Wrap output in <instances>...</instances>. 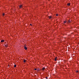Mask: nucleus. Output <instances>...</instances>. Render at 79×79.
<instances>
[{
	"label": "nucleus",
	"mask_w": 79,
	"mask_h": 79,
	"mask_svg": "<svg viewBox=\"0 0 79 79\" xmlns=\"http://www.w3.org/2000/svg\"><path fill=\"white\" fill-rule=\"evenodd\" d=\"M45 67H44L42 69V71H44L45 70Z\"/></svg>",
	"instance_id": "obj_1"
},
{
	"label": "nucleus",
	"mask_w": 79,
	"mask_h": 79,
	"mask_svg": "<svg viewBox=\"0 0 79 79\" xmlns=\"http://www.w3.org/2000/svg\"><path fill=\"white\" fill-rule=\"evenodd\" d=\"M70 5H71L70 3H68L67 4V6H70Z\"/></svg>",
	"instance_id": "obj_2"
},
{
	"label": "nucleus",
	"mask_w": 79,
	"mask_h": 79,
	"mask_svg": "<svg viewBox=\"0 0 79 79\" xmlns=\"http://www.w3.org/2000/svg\"><path fill=\"white\" fill-rule=\"evenodd\" d=\"M22 6H23L22 5H21L19 6V8H22Z\"/></svg>",
	"instance_id": "obj_3"
},
{
	"label": "nucleus",
	"mask_w": 79,
	"mask_h": 79,
	"mask_svg": "<svg viewBox=\"0 0 79 79\" xmlns=\"http://www.w3.org/2000/svg\"><path fill=\"white\" fill-rule=\"evenodd\" d=\"M5 47H8V44H6L5 45Z\"/></svg>",
	"instance_id": "obj_4"
},
{
	"label": "nucleus",
	"mask_w": 79,
	"mask_h": 79,
	"mask_svg": "<svg viewBox=\"0 0 79 79\" xmlns=\"http://www.w3.org/2000/svg\"><path fill=\"white\" fill-rule=\"evenodd\" d=\"M24 49H25V50H27V47H24Z\"/></svg>",
	"instance_id": "obj_5"
},
{
	"label": "nucleus",
	"mask_w": 79,
	"mask_h": 79,
	"mask_svg": "<svg viewBox=\"0 0 79 79\" xmlns=\"http://www.w3.org/2000/svg\"><path fill=\"white\" fill-rule=\"evenodd\" d=\"M49 19H51V18H52V16H49Z\"/></svg>",
	"instance_id": "obj_6"
},
{
	"label": "nucleus",
	"mask_w": 79,
	"mask_h": 79,
	"mask_svg": "<svg viewBox=\"0 0 79 79\" xmlns=\"http://www.w3.org/2000/svg\"><path fill=\"white\" fill-rule=\"evenodd\" d=\"M57 60V57H56L55 58V61H56Z\"/></svg>",
	"instance_id": "obj_7"
},
{
	"label": "nucleus",
	"mask_w": 79,
	"mask_h": 79,
	"mask_svg": "<svg viewBox=\"0 0 79 79\" xmlns=\"http://www.w3.org/2000/svg\"><path fill=\"white\" fill-rule=\"evenodd\" d=\"M23 62L24 63H26V60L25 59H24L23 60Z\"/></svg>",
	"instance_id": "obj_8"
},
{
	"label": "nucleus",
	"mask_w": 79,
	"mask_h": 79,
	"mask_svg": "<svg viewBox=\"0 0 79 79\" xmlns=\"http://www.w3.org/2000/svg\"><path fill=\"white\" fill-rule=\"evenodd\" d=\"M4 42V40H1V42Z\"/></svg>",
	"instance_id": "obj_9"
},
{
	"label": "nucleus",
	"mask_w": 79,
	"mask_h": 79,
	"mask_svg": "<svg viewBox=\"0 0 79 79\" xmlns=\"http://www.w3.org/2000/svg\"><path fill=\"white\" fill-rule=\"evenodd\" d=\"M26 44H25L24 46V47H26Z\"/></svg>",
	"instance_id": "obj_10"
},
{
	"label": "nucleus",
	"mask_w": 79,
	"mask_h": 79,
	"mask_svg": "<svg viewBox=\"0 0 79 79\" xmlns=\"http://www.w3.org/2000/svg\"><path fill=\"white\" fill-rule=\"evenodd\" d=\"M14 66V68H16V64H15Z\"/></svg>",
	"instance_id": "obj_11"
},
{
	"label": "nucleus",
	"mask_w": 79,
	"mask_h": 79,
	"mask_svg": "<svg viewBox=\"0 0 79 79\" xmlns=\"http://www.w3.org/2000/svg\"><path fill=\"white\" fill-rule=\"evenodd\" d=\"M4 15H5V14L4 13H3L2 14V16H4Z\"/></svg>",
	"instance_id": "obj_12"
},
{
	"label": "nucleus",
	"mask_w": 79,
	"mask_h": 79,
	"mask_svg": "<svg viewBox=\"0 0 79 79\" xmlns=\"http://www.w3.org/2000/svg\"><path fill=\"white\" fill-rule=\"evenodd\" d=\"M68 22H69V23H70L71 22L70 21V20H69L68 21Z\"/></svg>",
	"instance_id": "obj_13"
},
{
	"label": "nucleus",
	"mask_w": 79,
	"mask_h": 79,
	"mask_svg": "<svg viewBox=\"0 0 79 79\" xmlns=\"http://www.w3.org/2000/svg\"><path fill=\"white\" fill-rule=\"evenodd\" d=\"M56 16H58V14H56Z\"/></svg>",
	"instance_id": "obj_14"
},
{
	"label": "nucleus",
	"mask_w": 79,
	"mask_h": 79,
	"mask_svg": "<svg viewBox=\"0 0 79 79\" xmlns=\"http://www.w3.org/2000/svg\"><path fill=\"white\" fill-rule=\"evenodd\" d=\"M64 23H66V21H65L64 22Z\"/></svg>",
	"instance_id": "obj_15"
},
{
	"label": "nucleus",
	"mask_w": 79,
	"mask_h": 79,
	"mask_svg": "<svg viewBox=\"0 0 79 79\" xmlns=\"http://www.w3.org/2000/svg\"><path fill=\"white\" fill-rule=\"evenodd\" d=\"M46 79H48V77H46Z\"/></svg>",
	"instance_id": "obj_16"
},
{
	"label": "nucleus",
	"mask_w": 79,
	"mask_h": 79,
	"mask_svg": "<svg viewBox=\"0 0 79 79\" xmlns=\"http://www.w3.org/2000/svg\"><path fill=\"white\" fill-rule=\"evenodd\" d=\"M30 25L31 26H32V24H30Z\"/></svg>",
	"instance_id": "obj_17"
},
{
	"label": "nucleus",
	"mask_w": 79,
	"mask_h": 79,
	"mask_svg": "<svg viewBox=\"0 0 79 79\" xmlns=\"http://www.w3.org/2000/svg\"><path fill=\"white\" fill-rule=\"evenodd\" d=\"M35 70H37V69H35Z\"/></svg>",
	"instance_id": "obj_18"
},
{
	"label": "nucleus",
	"mask_w": 79,
	"mask_h": 79,
	"mask_svg": "<svg viewBox=\"0 0 79 79\" xmlns=\"http://www.w3.org/2000/svg\"><path fill=\"white\" fill-rule=\"evenodd\" d=\"M77 72H78V71H77Z\"/></svg>",
	"instance_id": "obj_19"
}]
</instances>
